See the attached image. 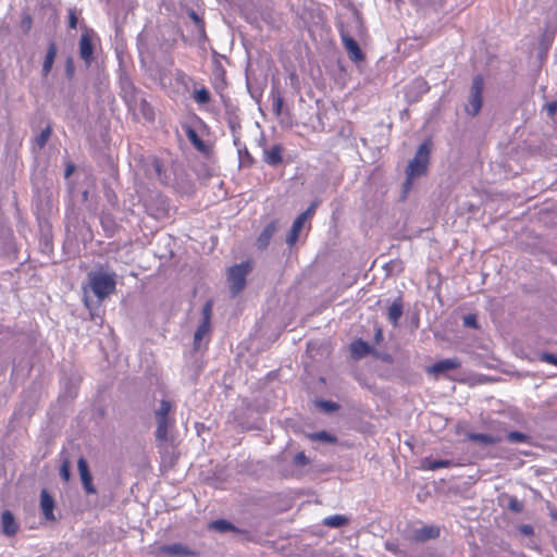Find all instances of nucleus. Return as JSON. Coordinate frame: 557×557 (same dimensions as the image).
Wrapping results in <instances>:
<instances>
[{
    "mask_svg": "<svg viewBox=\"0 0 557 557\" xmlns=\"http://www.w3.org/2000/svg\"><path fill=\"white\" fill-rule=\"evenodd\" d=\"M430 153L431 143L429 140L422 143L418 147L413 159L409 161L406 169V182L404 184L406 189H408L411 186L413 178L426 174Z\"/></svg>",
    "mask_w": 557,
    "mask_h": 557,
    "instance_id": "nucleus-1",
    "label": "nucleus"
},
{
    "mask_svg": "<svg viewBox=\"0 0 557 557\" xmlns=\"http://www.w3.org/2000/svg\"><path fill=\"white\" fill-rule=\"evenodd\" d=\"M88 283L92 290V293L98 298V302L100 304L103 299H106L109 295L115 292L116 287V274L114 272L104 273V272H89Z\"/></svg>",
    "mask_w": 557,
    "mask_h": 557,
    "instance_id": "nucleus-2",
    "label": "nucleus"
},
{
    "mask_svg": "<svg viewBox=\"0 0 557 557\" xmlns=\"http://www.w3.org/2000/svg\"><path fill=\"white\" fill-rule=\"evenodd\" d=\"M252 267L249 262H242L231 267L227 271V283L232 297H236L246 287L247 275L251 272Z\"/></svg>",
    "mask_w": 557,
    "mask_h": 557,
    "instance_id": "nucleus-3",
    "label": "nucleus"
},
{
    "mask_svg": "<svg viewBox=\"0 0 557 557\" xmlns=\"http://www.w3.org/2000/svg\"><path fill=\"white\" fill-rule=\"evenodd\" d=\"M483 89H484V79L482 75H476L472 79V84L470 87L468 102L465 106V111L468 115L474 117L476 116L483 104Z\"/></svg>",
    "mask_w": 557,
    "mask_h": 557,
    "instance_id": "nucleus-4",
    "label": "nucleus"
},
{
    "mask_svg": "<svg viewBox=\"0 0 557 557\" xmlns=\"http://www.w3.org/2000/svg\"><path fill=\"white\" fill-rule=\"evenodd\" d=\"M120 96L125 101L129 111L136 114L137 100L141 96V91L134 85L133 81L126 73H121L119 78Z\"/></svg>",
    "mask_w": 557,
    "mask_h": 557,
    "instance_id": "nucleus-5",
    "label": "nucleus"
},
{
    "mask_svg": "<svg viewBox=\"0 0 557 557\" xmlns=\"http://www.w3.org/2000/svg\"><path fill=\"white\" fill-rule=\"evenodd\" d=\"M338 32L344 48L346 49L349 55V59L354 62H360L364 60V54L361 51L358 42L352 38L350 32L346 28V26L343 23L338 25Z\"/></svg>",
    "mask_w": 557,
    "mask_h": 557,
    "instance_id": "nucleus-6",
    "label": "nucleus"
},
{
    "mask_svg": "<svg viewBox=\"0 0 557 557\" xmlns=\"http://www.w3.org/2000/svg\"><path fill=\"white\" fill-rule=\"evenodd\" d=\"M145 171L149 178L156 180L162 185L168 184L169 176L166 175L163 162L159 158H149L145 163Z\"/></svg>",
    "mask_w": 557,
    "mask_h": 557,
    "instance_id": "nucleus-7",
    "label": "nucleus"
},
{
    "mask_svg": "<svg viewBox=\"0 0 557 557\" xmlns=\"http://www.w3.org/2000/svg\"><path fill=\"white\" fill-rule=\"evenodd\" d=\"M146 209L151 216L160 220L169 216L170 206L164 196L157 195L156 198L146 203Z\"/></svg>",
    "mask_w": 557,
    "mask_h": 557,
    "instance_id": "nucleus-8",
    "label": "nucleus"
},
{
    "mask_svg": "<svg viewBox=\"0 0 557 557\" xmlns=\"http://www.w3.org/2000/svg\"><path fill=\"white\" fill-rule=\"evenodd\" d=\"M77 468L82 481L83 488L87 495L97 494V488L92 483V475L85 457H79L77 460Z\"/></svg>",
    "mask_w": 557,
    "mask_h": 557,
    "instance_id": "nucleus-9",
    "label": "nucleus"
},
{
    "mask_svg": "<svg viewBox=\"0 0 557 557\" xmlns=\"http://www.w3.org/2000/svg\"><path fill=\"white\" fill-rule=\"evenodd\" d=\"M79 57L88 67L94 62V44L90 34L86 30L81 35L78 42Z\"/></svg>",
    "mask_w": 557,
    "mask_h": 557,
    "instance_id": "nucleus-10",
    "label": "nucleus"
},
{
    "mask_svg": "<svg viewBox=\"0 0 557 557\" xmlns=\"http://www.w3.org/2000/svg\"><path fill=\"white\" fill-rule=\"evenodd\" d=\"M429 83L423 77H417L408 86L406 97L408 98L409 101L417 102L421 99L423 95L429 92Z\"/></svg>",
    "mask_w": 557,
    "mask_h": 557,
    "instance_id": "nucleus-11",
    "label": "nucleus"
},
{
    "mask_svg": "<svg viewBox=\"0 0 557 557\" xmlns=\"http://www.w3.org/2000/svg\"><path fill=\"white\" fill-rule=\"evenodd\" d=\"M156 419V431L154 437L156 441L161 446L163 443L169 441V429L174 426L175 420L174 418H154Z\"/></svg>",
    "mask_w": 557,
    "mask_h": 557,
    "instance_id": "nucleus-12",
    "label": "nucleus"
},
{
    "mask_svg": "<svg viewBox=\"0 0 557 557\" xmlns=\"http://www.w3.org/2000/svg\"><path fill=\"white\" fill-rule=\"evenodd\" d=\"M461 362L458 358H447L440 360L428 368V373L440 375L450 370L460 368Z\"/></svg>",
    "mask_w": 557,
    "mask_h": 557,
    "instance_id": "nucleus-13",
    "label": "nucleus"
},
{
    "mask_svg": "<svg viewBox=\"0 0 557 557\" xmlns=\"http://www.w3.org/2000/svg\"><path fill=\"white\" fill-rule=\"evenodd\" d=\"M57 53H58V46L54 40H50L48 44V48L46 51L44 62H42V67H41V77L42 78H47L48 75L50 74V72L53 67V63H54Z\"/></svg>",
    "mask_w": 557,
    "mask_h": 557,
    "instance_id": "nucleus-14",
    "label": "nucleus"
},
{
    "mask_svg": "<svg viewBox=\"0 0 557 557\" xmlns=\"http://www.w3.org/2000/svg\"><path fill=\"white\" fill-rule=\"evenodd\" d=\"M440 536V529L434 525H424L416 529L412 532L411 539L417 543H424L429 540H434Z\"/></svg>",
    "mask_w": 557,
    "mask_h": 557,
    "instance_id": "nucleus-15",
    "label": "nucleus"
},
{
    "mask_svg": "<svg viewBox=\"0 0 557 557\" xmlns=\"http://www.w3.org/2000/svg\"><path fill=\"white\" fill-rule=\"evenodd\" d=\"M159 553L169 556L188 557L195 556L196 553L190 550L187 546L181 543H173L170 545H162L159 547Z\"/></svg>",
    "mask_w": 557,
    "mask_h": 557,
    "instance_id": "nucleus-16",
    "label": "nucleus"
},
{
    "mask_svg": "<svg viewBox=\"0 0 557 557\" xmlns=\"http://www.w3.org/2000/svg\"><path fill=\"white\" fill-rule=\"evenodd\" d=\"M40 508L42 510L44 517L47 520H55V517L53 515L54 499L46 488H42L40 492Z\"/></svg>",
    "mask_w": 557,
    "mask_h": 557,
    "instance_id": "nucleus-17",
    "label": "nucleus"
},
{
    "mask_svg": "<svg viewBox=\"0 0 557 557\" xmlns=\"http://www.w3.org/2000/svg\"><path fill=\"white\" fill-rule=\"evenodd\" d=\"M1 530L7 536H13L18 531V524L10 510L1 512Z\"/></svg>",
    "mask_w": 557,
    "mask_h": 557,
    "instance_id": "nucleus-18",
    "label": "nucleus"
},
{
    "mask_svg": "<svg viewBox=\"0 0 557 557\" xmlns=\"http://www.w3.org/2000/svg\"><path fill=\"white\" fill-rule=\"evenodd\" d=\"M283 147L277 144L270 149H264L263 161L270 166H278L283 163Z\"/></svg>",
    "mask_w": 557,
    "mask_h": 557,
    "instance_id": "nucleus-19",
    "label": "nucleus"
},
{
    "mask_svg": "<svg viewBox=\"0 0 557 557\" xmlns=\"http://www.w3.org/2000/svg\"><path fill=\"white\" fill-rule=\"evenodd\" d=\"M277 230H278V222L275 220L271 221L263 228V231L260 233V235L257 238L258 248L262 249V250L265 249L269 246L271 238L273 237V235L276 233Z\"/></svg>",
    "mask_w": 557,
    "mask_h": 557,
    "instance_id": "nucleus-20",
    "label": "nucleus"
},
{
    "mask_svg": "<svg viewBox=\"0 0 557 557\" xmlns=\"http://www.w3.org/2000/svg\"><path fill=\"white\" fill-rule=\"evenodd\" d=\"M372 352H375V349L370 344L360 338L354 341L350 344V354L351 357L356 360H359L367 355H371Z\"/></svg>",
    "mask_w": 557,
    "mask_h": 557,
    "instance_id": "nucleus-21",
    "label": "nucleus"
},
{
    "mask_svg": "<svg viewBox=\"0 0 557 557\" xmlns=\"http://www.w3.org/2000/svg\"><path fill=\"white\" fill-rule=\"evenodd\" d=\"M188 17L191 20L196 27L197 39L199 42H205L208 40L207 32H206V23L202 16H200L195 10L188 9L187 11Z\"/></svg>",
    "mask_w": 557,
    "mask_h": 557,
    "instance_id": "nucleus-22",
    "label": "nucleus"
},
{
    "mask_svg": "<svg viewBox=\"0 0 557 557\" xmlns=\"http://www.w3.org/2000/svg\"><path fill=\"white\" fill-rule=\"evenodd\" d=\"M404 313V300L401 296H398L387 310V320L393 326H398L399 320Z\"/></svg>",
    "mask_w": 557,
    "mask_h": 557,
    "instance_id": "nucleus-23",
    "label": "nucleus"
},
{
    "mask_svg": "<svg viewBox=\"0 0 557 557\" xmlns=\"http://www.w3.org/2000/svg\"><path fill=\"white\" fill-rule=\"evenodd\" d=\"M270 98L272 100V111L276 116H280L282 114V109L284 104V97L282 96V92L280 88L276 85L272 86Z\"/></svg>",
    "mask_w": 557,
    "mask_h": 557,
    "instance_id": "nucleus-24",
    "label": "nucleus"
},
{
    "mask_svg": "<svg viewBox=\"0 0 557 557\" xmlns=\"http://www.w3.org/2000/svg\"><path fill=\"white\" fill-rule=\"evenodd\" d=\"M137 112L149 122L154 120L153 108L143 96H140L137 100L136 113Z\"/></svg>",
    "mask_w": 557,
    "mask_h": 557,
    "instance_id": "nucleus-25",
    "label": "nucleus"
},
{
    "mask_svg": "<svg viewBox=\"0 0 557 557\" xmlns=\"http://www.w3.org/2000/svg\"><path fill=\"white\" fill-rule=\"evenodd\" d=\"M185 134L188 138V140L193 144V146L200 152H207L208 146L207 144L199 137L197 132L191 127L187 126L185 128Z\"/></svg>",
    "mask_w": 557,
    "mask_h": 557,
    "instance_id": "nucleus-26",
    "label": "nucleus"
},
{
    "mask_svg": "<svg viewBox=\"0 0 557 557\" xmlns=\"http://www.w3.org/2000/svg\"><path fill=\"white\" fill-rule=\"evenodd\" d=\"M210 330H211L210 325L199 323V325L197 326L195 334H194L193 346H194L195 351H198L201 349L202 339H203V337L209 335Z\"/></svg>",
    "mask_w": 557,
    "mask_h": 557,
    "instance_id": "nucleus-27",
    "label": "nucleus"
},
{
    "mask_svg": "<svg viewBox=\"0 0 557 557\" xmlns=\"http://www.w3.org/2000/svg\"><path fill=\"white\" fill-rule=\"evenodd\" d=\"M468 438L472 442L483 444L485 446L497 444L502 441L499 436L485 433H470Z\"/></svg>",
    "mask_w": 557,
    "mask_h": 557,
    "instance_id": "nucleus-28",
    "label": "nucleus"
},
{
    "mask_svg": "<svg viewBox=\"0 0 557 557\" xmlns=\"http://www.w3.org/2000/svg\"><path fill=\"white\" fill-rule=\"evenodd\" d=\"M304 224H305V221L302 220V218H299V216H297L295 219V221L293 222L292 228L286 236V243L289 246H293L298 240V237H299L301 228L304 227Z\"/></svg>",
    "mask_w": 557,
    "mask_h": 557,
    "instance_id": "nucleus-29",
    "label": "nucleus"
},
{
    "mask_svg": "<svg viewBox=\"0 0 557 557\" xmlns=\"http://www.w3.org/2000/svg\"><path fill=\"white\" fill-rule=\"evenodd\" d=\"M423 468L428 470H438L442 468H449L454 465L451 460L448 459H431V458H424L422 461Z\"/></svg>",
    "mask_w": 557,
    "mask_h": 557,
    "instance_id": "nucleus-30",
    "label": "nucleus"
},
{
    "mask_svg": "<svg viewBox=\"0 0 557 557\" xmlns=\"http://www.w3.org/2000/svg\"><path fill=\"white\" fill-rule=\"evenodd\" d=\"M210 528L218 532H221V533H225L228 531L239 532L238 529L233 523H231L230 521L224 520V519H218V520L212 521L210 523ZM240 532L245 533V531H240Z\"/></svg>",
    "mask_w": 557,
    "mask_h": 557,
    "instance_id": "nucleus-31",
    "label": "nucleus"
},
{
    "mask_svg": "<svg viewBox=\"0 0 557 557\" xmlns=\"http://www.w3.org/2000/svg\"><path fill=\"white\" fill-rule=\"evenodd\" d=\"M349 522V518L343 515H333L323 520V525L329 528H341Z\"/></svg>",
    "mask_w": 557,
    "mask_h": 557,
    "instance_id": "nucleus-32",
    "label": "nucleus"
},
{
    "mask_svg": "<svg viewBox=\"0 0 557 557\" xmlns=\"http://www.w3.org/2000/svg\"><path fill=\"white\" fill-rule=\"evenodd\" d=\"M174 405L171 400L161 399L159 407L154 410V418H171L170 412L173 410Z\"/></svg>",
    "mask_w": 557,
    "mask_h": 557,
    "instance_id": "nucleus-33",
    "label": "nucleus"
},
{
    "mask_svg": "<svg viewBox=\"0 0 557 557\" xmlns=\"http://www.w3.org/2000/svg\"><path fill=\"white\" fill-rule=\"evenodd\" d=\"M238 152V159H239V165L243 168H250L255 163L253 157L249 153L247 147H239Z\"/></svg>",
    "mask_w": 557,
    "mask_h": 557,
    "instance_id": "nucleus-34",
    "label": "nucleus"
},
{
    "mask_svg": "<svg viewBox=\"0 0 557 557\" xmlns=\"http://www.w3.org/2000/svg\"><path fill=\"white\" fill-rule=\"evenodd\" d=\"M194 100L198 104H207L211 100L210 91L206 87H201L200 89H196L194 92Z\"/></svg>",
    "mask_w": 557,
    "mask_h": 557,
    "instance_id": "nucleus-35",
    "label": "nucleus"
},
{
    "mask_svg": "<svg viewBox=\"0 0 557 557\" xmlns=\"http://www.w3.org/2000/svg\"><path fill=\"white\" fill-rule=\"evenodd\" d=\"M101 225L103 230L109 233L110 235H113L116 228V224L114 222V219L111 214H102L100 218Z\"/></svg>",
    "mask_w": 557,
    "mask_h": 557,
    "instance_id": "nucleus-36",
    "label": "nucleus"
},
{
    "mask_svg": "<svg viewBox=\"0 0 557 557\" xmlns=\"http://www.w3.org/2000/svg\"><path fill=\"white\" fill-rule=\"evenodd\" d=\"M506 440L509 443H529L531 437L528 434L519 432V431H510L506 435Z\"/></svg>",
    "mask_w": 557,
    "mask_h": 557,
    "instance_id": "nucleus-37",
    "label": "nucleus"
},
{
    "mask_svg": "<svg viewBox=\"0 0 557 557\" xmlns=\"http://www.w3.org/2000/svg\"><path fill=\"white\" fill-rule=\"evenodd\" d=\"M51 134H52V127L50 125H47L40 132V134L35 138V141H36L37 146L39 147V149H42L47 145Z\"/></svg>",
    "mask_w": 557,
    "mask_h": 557,
    "instance_id": "nucleus-38",
    "label": "nucleus"
},
{
    "mask_svg": "<svg viewBox=\"0 0 557 557\" xmlns=\"http://www.w3.org/2000/svg\"><path fill=\"white\" fill-rule=\"evenodd\" d=\"M212 306H213L212 300L206 301V304L202 307V311H201L202 318H201L200 323L211 326Z\"/></svg>",
    "mask_w": 557,
    "mask_h": 557,
    "instance_id": "nucleus-39",
    "label": "nucleus"
},
{
    "mask_svg": "<svg viewBox=\"0 0 557 557\" xmlns=\"http://www.w3.org/2000/svg\"><path fill=\"white\" fill-rule=\"evenodd\" d=\"M313 440H319L325 443L334 444L337 442V437L326 431L317 432L312 435Z\"/></svg>",
    "mask_w": 557,
    "mask_h": 557,
    "instance_id": "nucleus-40",
    "label": "nucleus"
},
{
    "mask_svg": "<svg viewBox=\"0 0 557 557\" xmlns=\"http://www.w3.org/2000/svg\"><path fill=\"white\" fill-rule=\"evenodd\" d=\"M508 509L512 512L520 513L523 511L524 506L521 500H519L516 496H511L508 502Z\"/></svg>",
    "mask_w": 557,
    "mask_h": 557,
    "instance_id": "nucleus-41",
    "label": "nucleus"
},
{
    "mask_svg": "<svg viewBox=\"0 0 557 557\" xmlns=\"http://www.w3.org/2000/svg\"><path fill=\"white\" fill-rule=\"evenodd\" d=\"M318 406L329 413L335 412L339 409V405L332 400H319Z\"/></svg>",
    "mask_w": 557,
    "mask_h": 557,
    "instance_id": "nucleus-42",
    "label": "nucleus"
},
{
    "mask_svg": "<svg viewBox=\"0 0 557 557\" xmlns=\"http://www.w3.org/2000/svg\"><path fill=\"white\" fill-rule=\"evenodd\" d=\"M64 72H65V76L66 78L69 79H73L74 75H75V64H74V60L72 57H69L66 60H65V63H64Z\"/></svg>",
    "mask_w": 557,
    "mask_h": 557,
    "instance_id": "nucleus-43",
    "label": "nucleus"
},
{
    "mask_svg": "<svg viewBox=\"0 0 557 557\" xmlns=\"http://www.w3.org/2000/svg\"><path fill=\"white\" fill-rule=\"evenodd\" d=\"M32 26H33V17L29 14H24L21 20V23H20V27H21L23 34L27 35L29 33V30L32 29Z\"/></svg>",
    "mask_w": 557,
    "mask_h": 557,
    "instance_id": "nucleus-44",
    "label": "nucleus"
},
{
    "mask_svg": "<svg viewBox=\"0 0 557 557\" xmlns=\"http://www.w3.org/2000/svg\"><path fill=\"white\" fill-rule=\"evenodd\" d=\"M70 461L67 459L63 460L61 467H60V476L63 481L67 482L71 478V471H70Z\"/></svg>",
    "mask_w": 557,
    "mask_h": 557,
    "instance_id": "nucleus-45",
    "label": "nucleus"
},
{
    "mask_svg": "<svg viewBox=\"0 0 557 557\" xmlns=\"http://www.w3.org/2000/svg\"><path fill=\"white\" fill-rule=\"evenodd\" d=\"M309 458L305 455L304 451L297 453L294 457L293 463L296 467H305L309 465Z\"/></svg>",
    "mask_w": 557,
    "mask_h": 557,
    "instance_id": "nucleus-46",
    "label": "nucleus"
},
{
    "mask_svg": "<svg viewBox=\"0 0 557 557\" xmlns=\"http://www.w3.org/2000/svg\"><path fill=\"white\" fill-rule=\"evenodd\" d=\"M463 325L467 327L479 329L478 318L475 314H467L463 317Z\"/></svg>",
    "mask_w": 557,
    "mask_h": 557,
    "instance_id": "nucleus-47",
    "label": "nucleus"
},
{
    "mask_svg": "<svg viewBox=\"0 0 557 557\" xmlns=\"http://www.w3.org/2000/svg\"><path fill=\"white\" fill-rule=\"evenodd\" d=\"M318 205H319V203H318V201L312 202V203L307 208V210H306V211H304L302 213H300L298 216H299V218H302V220L306 222V221H307V219H309L310 216H312V215L314 214V212H315V209H317Z\"/></svg>",
    "mask_w": 557,
    "mask_h": 557,
    "instance_id": "nucleus-48",
    "label": "nucleus"
},
{
    "mask_svg": "<svg viewBox=\"0 0 557 557\" xmlns=\"http://www.w3.org/2000/svg\"><path fill=\"white\" fill-rule=\"evenodd\" d=\"M539 359L543 362H547L554 366H557V355L550 352H542Z\"/></svg>",
    "mask_w": 557,
    "mask_h": 557,
    "instance_id": "nucleus-49",
    "label": "nucleus"
},
{
    "mask_svg": "<svg viewBox=\"0 0 557 557\" xmlns=\"http://www.w3.org/2000/svg\"><path fill=\"white\" fill-rule=\"evenodd\" d=\"M175 81L178 84L186 85L187 82L193 81L184 71L176 70L175 72Z\"/></svg>",
    "mask_w": 557,
    "mask_h": 557,
    "instance_id": "nucleus-50",
    "label": "nucleus"
},
{
    "mask_svg": "<svg viewBox=\"0 0 557 557\" xmlns=\"http://www.w3.org/2000/svg\"><path fill=\"white\" fill-rule=\"evenodd\" d=\"M228 126L232 132V135H235L237 131L240 128L239 120L237 116H230L228 117Z\"/></svg>",
    "mask_w": 557,
    "mask_h": 557,
    "instance_id": "nucleus-51",
    "label": "nucleus"
},
{
    "mask_svg": "<svg viewBox=\"0 0 557 557\" xmlns=\"http://www.w3.org/2000/svg\"><path fill=\"white\" fill-rule=\"evenodd\" d=\"M69 27L72 29L77 27V15L74 9H69Z\"/></svg>",
    "mask_w": 557,
    "mask_h": 557,
    "instance_id": "nucleus-52",
    "label": "nucleus"
},
{
    "mask_svg": "<svg viewBox=\"0 0 557 557\" xmlns=\"http://www.w3.org/2000/svg\"><path fill=\"white\" fill-rule=\"evenodd\" d=\"M519 532L522 535H525V536H533L534 535V528L531 524H521L519 527Z\"/></svg>",
    "mask_w": 557,
    "mask_h": 557,
    "instance_id": "nucleus-53",
    "label": "nucleus"
},
{
    "mask_svg": "<svg viewBox=\"0 0 557 557\" xmlns=\"http://www.w3.org/2000/svg\"><path fill=\"white\" fill-rule=\"evenodd\" d=\"M371 355L381 359L382 361H384L386 363L393 362V357L387 352H379L377 350H375V352H372Z\"/></svg>",
    "mask_w": 557,
    "mask_h": 557,
    "instance_id": "nucleus-54",
    "label": "nucleus"
},
{
    "mask_svg": "<svg viewBox=\"0 0 557 557\" xmlns=\"http://www.w3.org/2000/svg\"><path fill=\"white\" fill-rule=\"evenodd\" d=\"M351 23L358 29L362 27V20H361V16H360V14L358 12L354 13L352 22Z\"/></svg>",
    "mask_w": 557,
    "mask_h": 557,
    "instance_id": "nucleus-55",
    "label": "nucleus"
},
{
    "mask_svg": "<svg viewBox=\"0 0 557 557\" xmlns=\"http://www.w3.org/2000/svg\"><path fill=\"white\" fill-rule=\"evenodd\" d=\"M546 110L549 116H553L557 112V101H552L546 104Z\"/></svg>",
    "mask_w": 557,
    "mask_h": 557,
    "instance_id": "nucleus-56",
    "label": "nucleus"
},
{
    "mask_svg": "<svg viewBox=\"0 0 557 557\" xmlns=\"http://www.w3.org/2000/svg\"><path fill=\"white\" fill-rule=\"evenodd\" d=\"M74 171H75V165L73 163H67V165L65 168L64 176L66 178L70 177Z\"/></svg>",
    "mask_w": 557,
    "mask_h": 557,
    "instance_id": "nucleus-57",
    "label": "nucleus"
},
{
    "mask_svg": "<svg viewBox=\"0 0 557 557\" xmlns=\"http://www.w3.org/2000/svg\"><path fill=\"white\" fill-rule=\"evenodd\" d=\"M385 548L389 552L396 553L397 552V545L394 542H386Z\"/></svg>",
    "mask_w": 557,
    "mask_h": 557,
    "instance_id": "nucleus-58",
    "label": "nucleus"
},
{
    "mask_svg": "<svg viewBox=\"0 0 557 557\" xmlns=\"http://www.w3.org/2000/svg\"><path fill=\"white\" fill-rule=\"evenodd\" d=\"M233 143L234 145L237 147V151L239 150V147H245L242 141H240V138L239 136L237 135V133L235 135H233Z\"/></svg>",
    "mask_w": 557,
    "mask_h": 557,
    "instance_id": "nucleus-59",
    "label": "nucleus"
},
{
    "mask_svg": "<svg viewBox=\"0 0 557 557\" xmlns=\"http://www.w3.org/2000/svg\"><path fill=\"white\" fill-rule=\"evenodd\" d=\"M382 339H383V332H382V330L379 327V329H376V331H375V334H374V341H375V343H377V344H379Z\"/></svg>",
    "mask_w": 557,
    "mask_h": 557,
    "instance_id": "nucleus-60",
    "label": "nucleus"
},
{
    "mask_svg": "<svg viewBox=\"0 0 557 557\" xmlns=\"http://www.w3.org/2000/svg\"><path fill=\"white\" fill-rule=\"evenodd\" d=\"M84 304H85V306L89 309V311H90V315H91V319H94L95 314H94V312H92V308H91V306H90V301H89V299H88V297H87V296H85V297H84Z\"/></svg>",
    "mask_w": 557,
    "mask_h": 557,
    "instance_id": "nucleus-61",
    "label": "nucleus"
},
{
    "mask_svg": "<svg viewBox=\"0 0 557 557\" xmlns=\"http://www.w3.org/2000/svg\"><path fill=\"white\" fill-rule=\"evenodd\" d=\"M549 515H550V517H552L555 521H557V508H556V507H552V508H549Z\"/></svg>",
    "mask_w": 557,
    "mask_h": 557,
    "instance_id": "nucleus-62",
    "label": "nucleus"
},
{
    "mask_svg": "<svg viewBox=\"0 0 557 557\" xmlns=\"http://www.w3.org/2000/svg\"><path fill=\"white\" fill-rule=\"evenodd\" d=\"M216 70H218V72H224V70L219 61H216Z\"/></svg>",
    "mask_w": 557,
    "mask_h": 557,
    "instance_id": "nucleus-63",
    "label": "nucleus"
}]
</instances>
